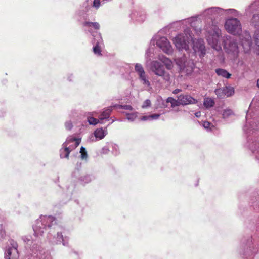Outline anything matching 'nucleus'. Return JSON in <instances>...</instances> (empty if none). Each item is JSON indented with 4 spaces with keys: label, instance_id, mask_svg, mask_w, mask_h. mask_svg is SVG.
Returning a JSON list of instances; mask_svg holds the SVG:
<instances>
[{
    "label": "nucleus",
    "instance_id": "obj_1",
    "mask_svg": "<svg viewBox=\"0 0 259 259\" xmlns=\"http://www.w3.org/2000/svg\"><path fill=\"white\" fill-rule=\"evenodd\" d=\"M34 234L38 237L48 231L47 239L52 245L62 243L63 246H69V237L64 236L62 228L56 224L55 218L51 215H41L35 221L33 226Z\"/></svg>",
    "mask_w": 259,
    "mask_h": 259
},
{
    "label": "nucleus",
    "instance_id": "obj_2",
    "mask_svg": "<svg viewBox=\"0 0 259 259\" xmlns=\"http://www.w3.org/2000/svg\"><path fill=\"white\" fill-rule=\"evenodd\" d=\"M225 16V9L218 7L206 9L200 15L206 21H210L211 23L210 28H208L207 25L205 26L207 32V40L208 44L218 51H221V47L219 42L221 30L217 25V23Z\"/></svg>",
    "mask_w": 259,
    "mask_h": 259
},
{
    "label": "nucleus",
    "instance_id": "obj_3",
    "mask_svg": "<svg viewBox=\"0 0 259 259\" xmlns=\"http://www.w3.org/2000/svg\"><path fill=\"white\" fill-rule=\"evenodd\" d=\"M155 45L167 55H170L173 52V48L167 38L157 34L151 39L149 47L146 52V57L149 58V60L151 59V54L154 53Z\"/></svg>",
    "mask_w": 259,
    "mask_h": 259
},
{
    "label": "nucleus",
    "instance_id": "obj_4",
    "mask_svg": "<svg viewBox=\"0 0 259 259\" xmlns=\"http://www.w3.org/2000/svg\"><path fill=\"white\" fill-rule=\"evenodd\" d=\"M22 239L30 246L32 252L31 256H27L25 259H52L46 249L38 244L36 240L32 239L31 236H23Z\"/></svg>",
    "mask_w": 259,
    "mask_h": 259
},
{
    "label": "nucleus",
    "instance_id": "obj_5",
    "mask_svg": "<svg viewBox=\"0 0 259 259\" xmlns=\"http://www.w3.org/2000/svg\"><path fill=\"white\" fill-rule=\"evenodd\" d=\"M82 25L83 27L89 29L88 32L93 37L92 42L93 45V51L94 53L97 56H102V49L104 48V45L101 34L97 32H93L92 30L90 29L91 27H93L96 30H99L100 28V24L98 22L84 21L82 22Z\"/></svg>",
    "mask_w": 259,
    "mask_h": 259
},
{
    "label": "nucleus",
    "instance_id": "obj_6",
    "mask_svg": "<svg viewBox=\"0 0 259 259\" xmlns=\"http://www.w3.org/2000/svg\"><path fill=\"white\" fill-rule=\"evenodd\" d=\"M192 40V33L189 28H186L184 33L178 34L173 39L176 48L179 50L189 49V43Z\"/></svg>",
    "mask_w": 259,
    "mask_h": 259
},
{
    "label": "nucleus",
    "instance_id": "obj_7",
    "mask_svg": "<svg viewBox=\"0 0 259 259\" xmlns=\"http://www.w3.org/2000/svg\"><path fill=\"white\" fill-rule=\"evenodd\" d=\"M80 143V140L76 138L68 137L66 141L62 144L60 150V156L61 158H68L70 152L76 148Z\"/></svg>",
    "mask_w": 259,
    "mask_h": 259
},
{
    "label": "nucleus",
    "instance_id": "obj_8",
    "mask_svg": "<svg viewBox=\"0 0 259 259\" xmlns=\"http://www.w3.org/2000/svg\"><path fill=\"white\" fill-rule=\"evenodd\" d=\"M150 68L156 76L161 77L163 81H169L170 80V74L165 70L164 66L160 62L156 60L151 61Z\"/></svg>",
    "mask_w": 259,
    "mask_h": 259
},
{
    "label": "nucleus",
    "instance_id": "obj_9",
    "mask_svg": "<svg viewBox=\"0 0 259 259\" xmlns=\"http://www.w3.org/2000/svg\"><path fill=\"white\" fill-rule=\"evenodd\" d=\"M224 26L227 32L233 35H239L242 32V25L237 18H230L226 19Z\"/></svg>",
    "mask_w": 259,
    "mask_h": 259
},
{
    "label": "nucleus",
    "instance_id": "obj_10",
    "mask_svg": "<svg viewBox=\"0 0 259 259\" xmlns=\"http://www.w3.org/2000/svg\"><path fill=\"white\" fill-rule=\"evenodd\" d=\"M224 48L225 52L234 57H237L239 48L237 40L233 37L227 36L224 39Z\"/></svg>",
    "mask_w": 259,
    "mask_h": 259
},
{
    "label": "nucleus",
    "instance_id": "obj_11",
    "mask_svg": "<svg viewBox=\"0 0 259 259\" xmlns=\"http://www.w3.org/2000/svg\"><path fill=\"white\" fill-rule=\"evenodd\" d=\"M175 61L181 72L188 74L192 71L193 63L189 60L185 55L175 59Z\"/></svg>",
    "mask_w": 259,
    "mask_h": 259
},
{
    "label": "nucleus",
    "instance_id": "obj_12",
    "mask_svg": "<svg viewBox=\"0 0 259 259\" xmlns=\"http://www.w3.org/2000/svg\"><path fill=\"white\" fill-rule=\"evenodd\" d=\"M135 70L138 75V78L141 83L148 87H150V82L142 65L141 64L136 63L135 65Z\"/></svg>",
    "mask_w": 259,
    "mask_h": 259
},
{
    "label": "nucleus",
    "instance_id": "obj_13",
    "mask_svg": "<svg viewBox=\"0 0 259 259\" xmlns=\"http://www.w3.org/2000/svg\"><path fill=\"white\" fill-rule=\"evenodd\" d=\"M241 44L245 53H248L251 49L252 41L249 32L244 31L239 37Z\"/></svg>",
    "mask_w": 259,
    "mask_h": 259
},
{
    "label": "nucleus",
    "instance_id": "obj_14",
    "mask_svg": "<svg viewBox=\"0 0 259 259\" xmlns=\"http://www.w3.org/2000/svg\"><path fill=\"white\" fill-rule=\"evenodd\" d=\"M193 46V49L196 55H198L200 58L203 57L206 54V49L204 45V40L201 39L192 38Z\"/></svg>",
    "mask_w": 259,
    "mask_h": 259
},
{
    "label": "nucleus",
    "instance_id": "obj_15",
    "mask_svg": "<svg viewBox=\"0 0 259 259\" xmlns=\"http://www.w3.org/2000/svg\"><path fill=\"white\" fill-rule=\"evenodd\" d=\"M251 24L256 29L254 33V41L255 45L256 46V49L257 51V54L259 55V14H254L251 20Z\"/></svg>",
    "mask_w": 259,
    "mask_h": 259
},
{
    "label": "nucleus",
    "instance_id": "obj_16",
    "mask_svg": "<svg viewBox=\"0 0 259 259\" xmlns=\"http://www.w3.org/2000/svg\"><path fill=\"white\" fill-rule=\"evenodd\" d=\"M113 108H114V106H109L100 111L98 117L100 121V124H104L105 122L109 120Z\"/></svg>",
    "mask_w": 259,
    "mask_h": 259
},
{
    "label": "nucleus",
    "instance_id": "obj_17",
    "mask_svg": "<svg viewBox=\"0 0 259 259\" xmlns=\"http://www.w3.org/2000/svg\"><path fill=\"white\" fill-rule=\"evenodd\" d=\"M179 102L182 105L195 104L197 103V100L188 94H181L179 96Z\"/></svg>",
    "mask_w": 259,
    "mask_h": 259
},
{
    "label": "nucleus",
    "instance_id": "obj_18",
    "mask_svg": "<svg viewBox=\"0 0 259 259\" xmlns=\"http://www.w3.org/2000/svg\"><path fill=\"white\" fill-rule=\"evenodd\" d=\"M130 17L133 20L139 22H143L146 18V15L144 10H135L131 14Z\"/></svg>",
    "mask_w": 259,
    "mask_h": 259
},
{
    "label": "nucleus",
    "instance_id": "obj_19",
    "mask_svg": "<svg viewBox=\"0 0 259 259\" xmlns=\"http://www.w3.org/2000/svg\"><path fill=\"white\" fill-rule=\"evenodd\" d=\"M197 20V16H193L191 17L190 18H188L187 19H185L184 20H181L180 21L176 22L174 23V25H184L186 26H188V25H190L191 26H193V24L195 21Z\"/></svg>",
    "mask_w": 259,
    "mask_h": 259
},
{
    "label": "nucleus",
    "instance_id": "obj_20",
    "mask_svg": "<svg viewBox=\"0 0 259 259\" xmlns=\"http://www.w3.org/2000/svg\"><path fill=\"white\" fill-rule=\"evenodd\" d=\"M83 7H85V10H78L76 12V16L79 21H81L82 20H85L87 17L86 12L89 9V6L88 4V1H86L83 4Z\"/></svg>",
    "mask_w": 259,
    "mask_h": 259
},
{
    "label": "nucleus",
    "instance_id": "obj_21",
    "mask_svg": "<svg viewBox=\"0 0 259 259\" xmlns=\"http://www.w3.org/2000/svg\"><path fill=\"white\" fill-rule=\"evenodd\" d=\"M107 134V130L106 127L104 129L102 127L97 128L94 132V135L97 140L103 139Z\"/></svg>",
    "mask_w": 259,
    "mask_h": 259
},
{
    "label": "nucleus",
    "instance_id": "obj_22",
    "mask_svg": "<svg viewBox=\"0 0 259 259\" xmlns=\"http://www.w3.org/2000/svg\"><path fill=\"white\" fill-rule=\"evenodd\" d=\"M160 62L163 63V65L165 66L167 70H171L173 68L174 65L172 61L168 58L165 56L159 57V58Z\"/></svg>",
    "mask_w": 259,
    "mask_h": 259
},
{
    "label": "nucleus",
    "instance_id": "obj_23",
    "mask_svg": "<svg viewBox=\"0 0 259 259\" xmlns=\"http://www.w3.org/2000/svg\"><path fill=\"white\" fill-rule=\"evenodd\" d=\"M215 72L218 76H222L226 78H229L231 76V74L230 73L224 69L217 68L215 70Z\"/></svg>",
    "mask_w": 259,
    "mask_h": 259
},
{
    "label": "nucleus",
    "instance_id": "obj_24",
    "mask_svg": "<svg viewBox=\"0 0 259 259\" xmlns=\"http://www.w3.org/2000/svg\"><path fill=\"white\" fill-rule=\"evenodd\" d=\"M160 115L159 114H153L151 115H144L141 117L140 120L145 121L156 120L159 117Z\"/></svg>",
    "mask_w": 259,
    "mask_h": 259
},
{
    "label": "nucleus",
    "instance_id": "obj_25",
    "mask_svg": "<svg viewBox=\"0 0 259 259\" xmlns=\"http://www.w3.org/2000/svg\"><path fill=\"white\" fill-rule=\"evenodd\" d=\"M215 102L213 99L206 97L204 99L203 105L206 108H209L214 105Z\"/></svg>",
    "mask_w": 259,
    "mask_h": 259
},
{
    "label": "nucleus",
    "instance_id": "obj_26",
    "mask_svg": "<svg viewBox=\"0 0 259 259\" xmlns=\"http://www.w3.org/2000/svg\"><path fill=\"white\" fill-rule=\"evenodd\" d=\"M222 89H223L224 94L225 95V96L230 97L234 93V90L232 87L226 86L224 88H222Z\"/></svg>",
    "mask_w": 259,
    "mask_h": 259
},
{
    "label": "nucleus",
    "instance_id": "obj_27",
    "mask_svg": "<svg viewBox=\"0 0 259 259\" xmlns=\"http://www.w3.org/2000/svg\"><path fill=\"white\" fill-rule=\"evenodd\" d=\"M167 103H170L171 104V106L172 107H175L176 106H179L180 105V102H179V96H178L177 100L172 98V97H168L166 100Z\"/></svg>",
    "mask_w": 259,
    "mask_h": 259
},
{
    "label": "nucleus",
    "instance_id": "obj_28",
    "mask_svg": "<svg viewBox=\"0 0 259 259\" xmlns=\"http://www.w3.org/2000/svg\"><path fill=\"white\" fill-rule=\"evenodd\" d=\"M125 113L126 116V119L131 122L134 121L136 119L138 114L137 112H135L133 113L125 112Z\"/></svg>",
    "mask_w": 259,
    "mask_h": 259
},
{
    "label": "nucleus",
    "instance_id": "obj_29",
    "mask_svg": "<svg viewBox=\"0 0 259 259\" xmlns=\"http://www.w3.org/2000/svg\"><path fill=\"white\" fill-rule=\"evenodd\" d=\"M93 179V177L90 175H85L80 178V181L83 184L90 182Z\"/></svg>",
    "mask_w": 259,
    "mask_h": 259
},
{
    "label": "nucleus",
    "instance_id": "obj_30",
    "mask_svg": "<svg viewBox=\"0 0 259 259\" xmlns=\"http://www.w3.org/2000/svg\"><path fill=\"white\" fill-rule=\"evenodd\" d=\"M87 120L89 122V124L93 125H96L98 123L100 124V121L99 119V118H95L91 116H88L87 117Z\"/></svg>",
    "mask_w": 259,
    "mask_h": 259
},
{
    "label": "nucleus",
    "instance_id": "obj_31",
    "mask_svg": "<svg viewBox=\"0 0 259 259\" xmlns=\"http://www.w3.org/2000/svg\"><path fill=\"white\" fill-rule=\"evenodd\" d=\"M110 147L112 149V153L114 155H117L119 153V148L118 146L116 144L111 143Z\"/></svg>",
    "mask_w": 259,
    "mask_h": 259
},
{
    "label": "nucleus",
    "instance_id": "obj_32",
    "mask_svg": "<svg viewBox=\"0 0 259 259\" xmlns=\"http://www.w3.org/2000/svg\"><path fill=\"white\" fill-rule=\"evenodd\" d=\"M80 157L82 160H87L88 159V154L86 151V149L84 147H81L80 150Z\"/></svg>",
    "mask_w": 259,
    "mask_h": 259
},
{
    "label": "nucleus",
    "instance_id": "obj_33",
    "mask_svg": "<svg viewBox=\"0 0 259 259\" xmlns=\"http://www.w3.org/2000/svg\"><path fill=\"white\" fill-rule=\"evenodd\" d=\"M225 15L226 14H232L234 16L238 17L240 15L239 12L234 9H225Z\"/></svg>",
    "mask_w": 259,
    "mask_h": 259
},
{
    "label": "nucleus",
    "instance_id": "obj_34",
    "mask_svg": "<svg viewBox=\"0 0 259 259\" xmlns=\"http://www.w3.org/2000/svg\"><path fill=\"white\" fill-rule=\"evenodd\" d=\"M233 114V112L232 110L231 109H227L223 110L222 113V116L223 118L226 119L228 118Z\"/></svg>",
    "mask_w": 259,
    "mask_h": 259
},
{
    "label": "nucleus",
    "instance_id": "obj_35",
    "mask_svg": "<svg viewBox=\"0 0 259 259\" xmlns=\"http://www.w3.org/2000/svg\"><path fill=\"white\" fill-rule=\"evenodd\" d=\"M15 252L11 248H8L5 252V259H11V256L12 253H15Z\"/></svg>",
    "mask_w": 259,
    "mask_h": 259
},
{
    "label": "nucleus",
    "instance_id": "obj_36",
    "mask_svg": "<svg viewBox=\"0 0 259 259\" xmlns=\"http://www.w3.org/2000/svg\"><path fill=\"white\" fill-rule=\"evenodd\" d=\"M214 92L219 98H223L225 97L222 88L215 89Z\"/></svg>",
    "mask_w": 259,
    "mask_h": 259
},
{
    "label": "nucleus",
    "instance_id": "obj_37",
    "mask_svg": "<svg viewBox=\"0 0 259 259\" xmlns=\"http://www.w3.org/2000/svg\"><path fill=\"white\" fill-rule=\"evenodd\" d=\"M114 107H118L121 109H125V110H132L133 107L132 106L130 105H113Z\"/></svg>",
    "mask_w": 259,
    "mask_h": 259
},
{
    "label": "nucleus",
    "instance_id": "obj_38",
    "mask_svg": "<svg viewBox=\"0 0 259 259\" xmlns=\"http://www.w3.org/2000/svg\"><path fill=\"white\" fill-rule=\"evenodd\" d=\"M11 245L12 247H9V248L12 249V250H13L15 252L17 253H18V250H17L18 244H17V242L12 240L11 242Z\"/></svg>",
    "mask_w": 259,
    "mask_h": 259
},
{
    "label": "nucleus",
    "instance_id": "obj_39",
    "mask_svg": "<svg viewBox=\"0 0 259 259\" xmlns=\"http://www.w3.org/2000/svg\"><path fill=\"white\" fill-rule=\"evenodd\" d=\"M203 126L207 130H211V128L213 127L212 124L208 121H204L203 123Z\"/></svg>",
    "mask_w": 259,
    "mask_h": 259
},
{
    "label": "nucleus",
    "instance_id": "obj_40",
    "mask_svg": "<svg viewBox=\"0 0 259 259\" xmlns=\"http://www.w3.org/2000/svg\"><path fill=\"white\" fill-rule=\"evenodd\" d=\"M151 106V101L149 99H146L143 103L142 105V108H146Z\"/></svg>",
    "mask_w": 259,
    "mask_h": 259
},
{
    "label": "nucleus",
    "instance_id": "obj_41",
    "mask_svg": "<svg viewBox=\"0 0 259 259\" xmlns=\"http://www.w3.org/2000/svg\"><path fill=\"white\" fill-rule=\"evenodd\" d=\"M65 126L66 130H71L73 127V124L71 121H67L65 123Z\"/></svg>",
    "mask_w": 259,
    "mask_h": 259
},
{
    "label": "nucleus",
    "instance_id": "obj_42",
    "mask_svg": "<svg viewBox=\"0 0 259 259\" xmlns=\"http://www.w3.org/2000/svg\"><path fill=\"white\" fill-rule=\"evenodd\" d=\"M109 151V148L107 146H105L102 149V153L103 154H107Z\"/></svg>",
    "mask_w": 259,
    "mask_h": 259
},
{
    "label": "nucleus",
    "instance_id": "obj_43",
    "mask_svg": "<svg viewBox=\"0 0 259 259\" xmlns=\"http://www.w3.org/2000/svg\"><path fill=\"white\" fill-rule=\"evenodd\" d=\"M67 79L69 81H73L74 79V76L72 74H69L67 75Z\"/></svg>",
    "mask_w": 259,
    "mask_h": 259
},
{
    "label": "nucleus",
    "instance_id": "obj_44",
    "mask_svg": "<svg viewBox=\"0 0 259 259\" xmlns=\"http://www.w3.org/2000/svg\"><path fill=\"white\" fill-rule=\"evenodd\" d=\"M182 91V90L181 89H176L175 90H174L172 92L173 94H177L180 92H181Z\"/></svg>",
    "mask_w": 259,
    "mask_h": 259
},
{
    "label": "nucleus",
    "instance_id": "obj_45",
    "mask_svg": "<svg viewBox=\"0 0 259 259\" xmlns=\"http://www.w3.org/2000/svg\"><path fill=\"white\" fill-rule=\"evenodd\" d=\"M195 115L196 117H199L201 116V112L200 111L199 112H196L195 113Z\"/></svg>",
    "mask_w": 259,
    "mask_h": 259
},
{
    "label": "nucleus",
    "instance_id": "obj_46",
    "mask_svg": "<svg viewBox=\"0 0 259 259\" xmlns=\"http://www.w3.org/2000/svg\"><path fill=\"white\" fill-rule=\"evenodd\" d=\"M111 119L112 121H111V123H109V124H108V125H109V124H112V123H113V122L115 121V119L112 118V117H110V119Z\"/></svg>",
    "mask_w": 259,
    "mask_h": 259
},
{
    "label": "nucleus",
    "instance_id": "obj_47",
    "mask_svg": "<svg viewBox=\"0 0 259 259\" xmlns=\"http://www.w3.org/2000/svg\"><path fill=\"white\" fill-rule=\"evenodd\" d=\"M257 86L259 88V79L257 81Z\"/></svg>",
    "mask_w": 259,
    "mask_h": 259
}]
</instances>
